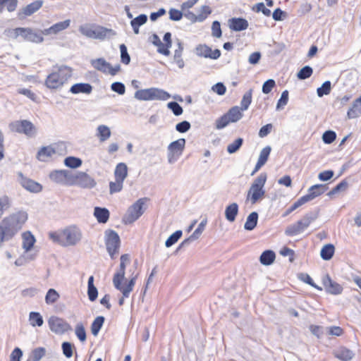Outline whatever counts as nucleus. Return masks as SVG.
<instances>
[{
	"label": "nucleus",
	"instance_id": "nucleus-1",
	"mask_svg": "<svg viewBox=\"0 0 361 361\" xmlns=\"http://www.w3.org/2000/svg\"><path fill=\"white\" fill-rule=\"evenodd\" d=\"M27 219L25 212H18L4 218L0 221V247L4 243L12 240L22 228Z\"/></svg>",
	"mask_w": 361,
	"mask_h": 361
},
{
	"label": "nucleus",
	"instance_id": "nucleus-2",
	"mask_svg": "<svg viewBox=\"0 0 361 361\" xmlns=\"http://www.w3.org/2000/svg\"><path fill=\"white\" fill-rule=\"evenodd\" d=\"M49 236L53 241L68 246L74 245L78 243L81 239V233L76 228H69L61 233H51Z\"/></svg>",
	"mask_w": 361,
	"mask_h": 361
},
{
	"label": "nucleus",
	"instance_id": "nucleus-3",
	"mask_svg": "<svg viewBox=\"0 0 361 361\" xmlns=\"http://www.w3.org/2000/svg\"><path fill=\"white\" fill-rule=\"evenodd\" d=\"M4 34L13 39H17L20 36L25 41L35 43H41L44 41V37L42 36L40 30L35 32L30 27L8 29L4 31Z\"/></svg>",
	"mask_w": 361,
	"mask_h": 361
},
{
	"label": "nucleus",
	"instance_id": "nucleus-4",
	"mask_svg": "<svg viewBox=\"0 0 361 361\" xmlns=\"http://www.w3.org/2000/svg\"><path fill=\"white\" fill-rule=\"evenodd\" d=\"M135 98L140 101L161 100L166 101L171 97V95L166 91L157 88L151 87L137 90L135 92Z\"/></svg>",
	"mask_w": 361,
	"mask_h": 361
},
{
	"label": "nucleus",
	"instance_id": "nucleus-5",
	"mask_svg": "<svg viewBox=\"0 0 361 361\" xmlns=\"http://www.w3.org/2000/svg\"><path fill=\"white\" fill-rule=\"evenodd\" d=\"M147 200V197L140 198L129 207L123 217V223L131 224L137 220L145 212L146 208L144 206Z\"/></svg>",
	"mask_w": 361,
	"mask_h": 361
},
{
	"label": "nucleus",
	"instance_id": "nucleus-6",
	"mask_svg": "<svg viewBox=\"0 0 361 361\" xmlns=\"http://www.w3.org/2000/svg\"><path fill=\"white\" fill-rule=\"evenodd\" d=\"M95 180L83 171L72 172L70 185H77L82 188H93L96 185Z\"/></svg>",
	"mask_w": 361,
	"mask_h": 361
},
{
	"label": "nucleus",
	"instance_id": "nucleus-7",
	"mask_svg": "<svg viewBox=\"0 0 361 361\" xmlns=\"http://www.w3.org/2000/svg\"><path fill=\"white\" fill-rule=\"evenodd\" d=\"M105 244L111 258L114 259L116 255L118 252L121 244L118 234L113 230L106 231Z\"/></svg>",
	"mask_w": 361,
	"mask_h": 361
},
{
	"label": "nucleus",
	"instance_id": "nucleus-8",
	"mask_svg": "<svg viewBox=\"0 0 361 361\" xmlns=\"http://www.w3.org/2000/svg\"><path fill=\"white\" fill-rule=\"evenodd\" d=\"M185 139L180 138L169 144L167 149L169 163L173 164L178 160L185 149Z\"/></svg>",
	"mask_w": 361,
	"mask_h": 361
},
{
	"label": "nucleus",
	"instance_id": "nucleus-9",
	"mask_svg": "<svg viewBox=\"0 0 361 361\" xmlns=\"http://www.w3.org/2000/svg\"><path fill=\"white\" fill-rule=\"evenodd\" d=\"M11 130L23 133L28 137H32L35 134V126L27 120L16 121L9 124Z\"/></svg>",
	"mask_w": 361,
	"mask_h": 361
},
{
	"label": "nucleus",
	"instance_id": "nucleus-10",
	"mask_svg": "<svg viewBox=\"0 0 361 361\" xmlns=\"http://www.w3.org/2000/svg\"><path fill=\"white\" fill-rule=\"evenodd\" d=\"M50 330L56 334H63L72 330L71 326L63 319L51 316L48 320Z\"/></svg>",
	"mask_w": 361,
	"mask_h": 361
},
{
	"label": "nucleus",
	"instance_id": "nucleus-11",
	"mask_svg": "<svg viewBox=\"0 0 361 361\" xmlns=\"http://www.w3.org/2000/svg\"><path fill=\"white\" fill-rule=\"evenodd\" d=\"M71 173L68 170H54L49 173V178L56 183L70 185Z\"/></svg>",
	"mask_w": 361,
	"mask_h": 361
},
{
	"label": "nucleus",
	"instance_id": "nucleus-12",
	"mask_svg": "<svg viewBox=\"0 0 361 361\" xmlns=\"http://www.w3.org/2000/svg\"><path fill=\"white\" fill-rule=\"evenodd\" d=\"M322 284L325 291L331 295H340L343 292V287L341 284L333 281L329 274H326L322 278Z\"/></svg>",
	"mask_w": 361,
	"mask_h": 361
},
{
	"label": "nucleus",
	"instance_id": "nucleus-13",
	"mask_svg": "<svg viewBox=\"0 0 361 361\" xmlns=\"http://www.w3.org/2000/svg\"><path fill=\"white\" fill-rule=\"evenodd\" d=\"M18 176L20 184L25 190L32 192H39L42 191V186L39 183L24 176L22 172H18Z\"/></svg>",
	"mask_w": 361,
	"mask_h": 361
},
{
	"label": "nucleus",
	"instance_id": "nucleus-14",
	"mask_svg": "<svg viewBox=\"0 0 361 361\" xmlns=\"http://www.w3.org/2000/svg\"><path fill=\"white\" fill-rule=\"evenodd\" d=\"M196 54L201 57L217 59L221 56V51L218 49L212 50L206 44H199L195 48Z\"/></svg>",
	"mask_w": 361,
	"mask_h": 361
},
{
	"label": "nucleus",
	"instance_id": "nucleus-15",
	"mask_svg": "<svg viewBox=\"0 0 361 361\" xmlns=\"http://www.w3.org/2000/svg\"><path fill=\"white\" fill-rule=\"evenodd\" d=\"M44 1L42 0H37L27 4L18 11V17L19 19H23L26 16H30L39 10L42 7Z\"/></svg>",
	"mask_w": 361,
	"mask_h": 361
},
{
	"label": "nucleus",
	"instance_id": "nucleus-16",
	"mask_svg": "<svg viewBox=\"0 0 361 361\" xmlns=\"http://www.w3.org/2000/svg\"><path fill=\"white\" fill-rule=\"evenodd\" d=\"M327 190L328 186L326 184H316L311 186L308 189L307 194L302 197L305 202H307L324 194Z\"/></svg>",
	"mask_w": 361,
	"mask_h": 361
},
{
	"label": "nucleus",
	"instance_id": "nucleus-17",
	"mask_svg": "<svg viewBox=\"0 0 361 361\" xmlns=\"http://www.w3.org/2000/svg\"><path fill=\"white\" fill-rule=\"evenodd\" d=\"M207 224V221H202L197 226V228L195 230L193 233L188 238L185 239L176 248L175 253H177L182 248L188 247L190 243L196 239H197L202 233L203 232L205 226Z\"/></svg>",
	"mask_w": 361,
	"mask_h": 361
},
{
	"label": "nucleus",
	"instance_id": "nucleus-18",
	"mask_svg": "<svg viewBox=\"0 0 361 361\" xmlns=\"http://www.w3.org/2000/svg\"><path fill=\"white\" fill-rule=\"evenodd\" d=\"M319 214V209H317L314 211H311L306 213L301 219L297 221L302 231L307 228L311 223L314 221L318 218Z\"/></svg>",
	"mask_w": 361,
	"mask_h": 361
},
{
	"label": "nucleus",
	"instance_id": "nucleus-19",
	"mask_svg": "<svg viewBox=\"0 0 361 361\" xmlns=\"http://www.w3.org/2000/svg\"><path fill=\"white\" fill-rule=\"evenodd\" d=\"M229 27L233 31H243L248 27V22L243 18H232L228 20Z\"/></svg>",
	"mask_w": 361,
	"mask_h": 361
},
{
	"label": "nucleus",
	"instance_id": "nucleus-20",
	"mask_svg": "<svg viewBox=\"0 0 361 361\" xmlns=\"http://www.w3.org/2000/svg\"><path fill=\"white\" fill-rule=\"evenodd\" d=\"M265 191L264 188L251 185L248 192L247 199H250L252 204H255L259 199L264 196Z\"/></svg>",
	"mask_w": 361,
	"mask_h": 361
},
{
	"label": "nucleus",
	"instance_id": "nucleus-21",
	"mask_svg": "<svg viewBox=\"0 0 361 361\" xmlns=\"http://www.w3.org/2000/svg\"><path fill=\"white\" fill-rule=\"evenodd\" d=\"M63 84L59 76L55 72L50 73L45 80V85L49 89L59 88L63 86Z\"/></svg>",
	"mask_w": 361,
	"mask_h": 361
},
{
	"label": "nucleus",
	"instance_id": "nucleus-22",
	"mask_svg": "<svg viewBox=\"0 0 361 361\" xmlns=\"http://www.w3.org/2000/svg\"><path fill=\"white\" fill-rule=\"evenodd\" d=\"M361 115V95L359 98L355 99L352 106L348 109L347 112V117L349 119L355 118Z\"/></svg>",
	"mask_w": 361,
	"mask_h": 361
},
{
	"label": "nucleus",
	"instance_id": "nucleus-23",
	"mask_svg": "<svg viewBox=\"0 0 361 361\" xmlns=\"http://www.w3.org/2000/svg\"><path fill=\"white\" fill-rule=\"evenodd\" d=\"M92 89L93 87L90 84L80 82L72 85L70 92L73 94L84 93L89 94L92 92Z\"/></svg>",
	"mask_w": 361,
	"mask_h": 361
},
{
	"label": "nucleus",
	"instance_id": "nucleus-24",
	"mask_svg": "<svg viewBox=\"0 0 361 361\" xmlns=\"http://www.w3.org/2000/svg\"><path fill=\"white\" fill-rule=\"evenodd\" d=\"M109 211L104 207H96L94 209V216L100 224H105L109 219Z\"/></svg>",
	"mask_w": 361,
	"mask_h": 361
},
{
	"label": "nucleus",
	"instance_id": "nucleus-25",
	"mask_svg": "<svg viewBox=\"0 0 361 361\" xmlns=\"http://www.w3.org/2000/svg\"><path fill=\"white\" fill-rule=\"evenodd\" d=\"M128 166L126 164L123 162L118 163L114 170V178L122 181L128 176Z\"/></svg>",
	"mask_w": 361,
	"mask_h": 361
},
{
	"label": "nucleus",
	"instance_id": "nucleus-26",
	"mask_svg": "<svg viewBox=\"0 0 361 361\" xmlns=\"http://www.w3.org/2000/svg\"><path fill=\"white\" fill-rule=\"evenodd\" d=\"M238 214V205L237 203L233 202L226 207L225 217L228 221L233 222L235 220Z\"/></svg>",
	"mask_w": 361,
	"mask_h": 361
},
{
	"label": "nucleus",
	"instance_id": "nucleus-27",
	"mask_svg": "<svg viewBox=\"0 0 361 361\" xmlns=\"http://www.w3.org/2000/svg\"><path fill=\"white\" fill-rule=\"evenodd\" d=\"M91 64L95 69L104 73H108L109 68H110V63L103 58L92 60Z\"/></svg>",
	"mask_w": 361,
	"mask_h": 361
},
{
	"label": "nucleus",
	"instance_id": "nucleus-28",
	"mask_svg": "<svg viewBox=\"0 0 361 361\" xmlns=\"http://www.w3.org/2000/svg\"><path fill=\"white\" fill-rule=\"evenodd\" d=\"M275 258V252L271 250H267L261 254L259 262L263 265L269 266L274 262Z\"/></svg>",
	"mask_w": 361,
	"mask_h": 361
},
{
	"label": "nucleus",
	"instance_id": "nucleus-29",
	"mask_svg": "<svg viewBox=\"0 0 361 361\" xmlns=\"http://www.w3.org/2000/svg\"><path fill=\"white\" fill-rule=\"evenodd\" d=\"M334 355L342 361H350L353 357L354 353L350 350L342 347L334 352Z\"/></svg>",
	"mask_w": 361,
	"mask_h": 361
},
{
	"label": "nucleus",
	"instance_id": "nucleus-30",
	"mask_svg": "<svg viewBox=\"0 0 361 361\" xmlns=\"http://www.w3.org/2000/svg\"><path fill=\"white\" fill-rule=\"evenodd\" d=\"M56 153V150L51 146L42 147L37 152V158L42 161H45L53 154Z\"/></svg>",
	"mask_w": 361,
	"mask_h": 361
},
{
	"label": "nucleus",
	"instance_id": "nucleus-31",
	"mask_svg": "<svg viewBox=\"0 0 361 361\" xmlns=\"http://www.w3.org/2000/svg\"><path fill=\"white\" fill-rule=\"evenodd\" d=\"M335 252V247L333 244H326L324 245L320 252L322 259L326 261L330 260Z\"/></svg>",
	"mask_w": 361,
	"mask_h": 361
},
{
	"label": "nucleus",
	"instance_id": "nucleus-32",
	"mask_svg": "<svg viewBox=\"0 0 361 361\" xmlns=\"http://www.w3.org/2000/svg\"><path fill=\"white\" fill-rule=\"evenodd\" d=\"M258 214L256 212H251L247 217L244 224V228L247 231H252L257 224Z\"/></svg>",
	"mask_w": 361,
	"mask_h": 361
},
{
	"label": "nucleus",
	"instance_id": "nucleus-33",
	"mask_svg": "<svg viewBox=\"0 0 361 361\" xmlns=\"http://www.w3.org/2000/svg\"><path fill=\"white\" fill-rule=\"evenodd\" d=\"M226 114L231 123L238 121L243 116L241 109L238 106L231 108Z\"/></svg>",
	"mask_w": 361,
	"mask_h": 361
},
{
	"label": "nucleus",
	"instance_id": "nucleus-34",
	"mask_svg": "<svg viewBox=\"0 0 361 361\" xmlns=\"http://www.w3.org/2000/svg\"><path fill=\"white\" fill-rule=\"evenodd\" d=\"M23 247L25 251H29L33 247L35 243L34 235L29 231L23 234Z\"/></svg>",
	"mask_w": 361,
	"mask_h": 361
},
{
	"label": "nucleus",
	"instance_id": "nucleus-35",
	"mask_svg": "<svg viewBox=\"0 0 361 361\" xmlns=\"http://www.w3.org/2000/svg\"><path fill=\"white\" fill-rule=\"evenodd\" d=\"M55 73L59 76L61 80L65 83L71 77L72 69L68 66H61Z\"/></svg>",
	"mask_w": 361,
	"mask_h": 361
},
{
	"label": "nucleus",
	"instance_id": "nucleus-36",
	"mask_svg": "<svg viewBox=\"0 0 361 361\" xmlns=\"http://www.w3.org/2000/svg\"><path fill=\"white\" fill-rule=\"evenodd\" d=\"M105 321L103 316L97 317L91 324V332L93 336H97L102 329Z\"/></svg>",
	"mask_w": 361,
	"mask_h": 361
},
{
	"label": "nucleus",
	"instance_id": "nucleus-37",
	"mask_svg": "<svg viewBox=\"0 0 361 361\" xmlns=\"http://www.w3.org/2000/svg\"><path fill=\"white\" fill-rule=\"evenodd\" d=\"M108 35L115 36L116 35V32L112 29H108L102 26H99L96 28L95 39L103 40L106 38V37Z\"/></svg>",
	"mask_w": 361,
	"mask_h": 361
},
{
	"label": "nucleus",
	"instance_id": "nucleus-38",
	"mask_svg": "<svg viewBox=\"0 0 361 361\" xmlns=\"http://www.w3.org/2000/svg\"><path fill=\"white\" fill-rule=\"evenodd\" d=\"M97 136L99 137L100 142H104L108 140L111 136V131L108 126L100 125L97 127Z\"/></svg>",
	"mask_w": 361,
	"mask_h": 361
},
{
	"label": "nucleus",
	"instance_id": "nucleus-39",
	"mask_svg": "<svg viewBox=\"0 0 361 361\" xmlns=\"http://www.w3.org/2000/svg\"><path fill=\"white\" fill-rule=\"evenodd\" d=\"M30 324L32 326H42L44 320L42 315L37 312H31L29 314Z\"/></svg>",
	"mask_w": 361,
	"mask_h": 361
},
{
	"label": "nucleus",
	"instance_id": "nucleus-40",
	"mask_svg": "<svg viewBox=\"0 0 361 361\" xmlns=\"http://www.w3.org/2000/svg\"><path fill=\"white\" fill-rule=\"evenodd\" d=\"M82 164L81 159L75 157H68L64 159V164L71 169H77L81 166Z\"/></svg>",
	"mask_w": 361,
	"mask_h": 361
},
{
	"label": "nucleus",
	"instance_id": "nucleus-41",
	"mask_svg": "<svg viewBox=\"0 0 361 361\" xmlns=\"http://www.w3.org/2000/svg\"><path fill=\"white\" fill-rule=\"evenodd\" d=\"M252 90L250 89L247 92H246L240 102V109L241 111H245L248 109L249 106L252 102Z\"/></svg>",
	"mask_w": 361,
	"mask_h": 361
},
{
	"label": "nucleus",
	"instance_id": "nucleus-42",
	"mask_svg": "<svg viewBox=\"0 0 361 361\" xmlns=\"http://www.w3.org/2000/svg\"><path fill=\"white\" fill-rule=\"evenodd\" d=\"M348 187V183L346 180H343L338 185H336L331 190H330L327 195L330 197H332L334 195L337 194L339 192L345 191Z\"/></svg>",
	"mask_w": 361,
	"mask_h": 361
},
{
	"label": "nucleus",
	"instance_id": "nucleus-43",
	"mask_svg": "<svg viewBox=\"0 0 361 361\" xmlns=\"http://www.w3.org/2000/svg\"><path fill=\"white\" fill-rule=\"evenodd\" d=\"M46 349L44 347H38L31 352L30 360L32 361H39L45 355Z\"/></svg>",
	"mask_w": 361,
	"mask_h": 361
},
{
	"label": "nucleus",
	"instance_id": "nucleus-44",
	"mask_svg": "<svg viewBox=\"0 0 361 361\" xmlns=\"http://www.w3.org/2000/svg\"><path fill=\"white\" fill-rule=\"evenodd\" d=\"M59 294L55 289L50 288L46 294L45 302L48 305L53 304L59 300Z\"/></svg>",
	"mask_w": 361,
	"mask_h": 361
},
{
	"label": "nucleus",
	"instance_id": "nucleus-45",
	"mask_svg": "<svg viewBox=\"0 0 361 361\" xmlns=\"http://www.w3.org/2000/svg\"><path fill=\"white\" fill-rule=\"evenodd\" d=\"M302 230L301 229L300 226L298 224V222H295V224H290L285 230V234L287 236H294L299 233H302Z\"/></svg>",
	"mask_w": 361,
	"mask_h": 361
},
{
	"label": "nucleus",
	"instance_id": "nucleus-46",
	"mask_svg": "<svg viewBox=\"0 0 361 361\" xmlns=\"http://www.w3.org/2000/svg\"><path fill=\"white\" fill-rule=\"evenodd\" d=\"M183 232L181 230H178L175 231L167 238V240L165 242V246L166 247H171L178 242V240L181 238Z\"/></svg>",
	"mask_w": 361,
	"mask_h": 361
},
{
	"label": "nucleus",
	"instance_id": "nucleus-47",
	"mask_svg": "<svg viewBox=\"0 0 361 361\" xmlns=\"http://www.w3.org/2000/svg\"><path fill=\"white\" fill-rule=\"evenodd\" d=\"M331 83L329 80L325 81L321 87L317 90V94L319 97H322L324 95H328L331 92Z\"/></svg>",
	"mask_w": 361,
	"mask_h": 361
},
{
	"label": "nucleus",
	"instance_id": "nucleus-48",
	"mask_svg": "<svg viewBox=\"0 0 361 361\" xmlns=\"http://www.w3.org/2000/svg\"><path fill=\"white\" fill-rule=\"evenodd\" d=\"M126 270L121 269L119 268L118 271L114 274L113 277V283L114 287L116 289H119L121 286V283L125 279Z\"/></svg>",
	"mask_w": 361,
	"mask_h": 361
},
{
	"label": "nucleus",
	"instance_id": "nucleus-49",
	"mask_svg": "<svg viewBox=\"0 0 361 361\" xmlns=\"http://www.w3.org/2000/svg\"><path fill=\"white\" fill-rule=\"evenodd\" d=\"M243 144V139L241 137L237 138L234 142L227 146V152L229 154H234L237 152Z\"/></svg>",
	"mask_w": 361,
	"mask_h": 361
},
{
	"label": "nucleus",
	"instance_id": "nucleus-50",
	"mask_svg": "<svg viewBox=\"0 0 361 361\" xmlns=\"http://www.w3.org/2000/svg\"><path fill=\"white\" fill-rule=\"evenodd\" d=\"M312 73V68L310 66H305L298 72L297 77L299 80H305L309 78Z\"/></svg>",
	"mask_w": 361,
	"mask_h": 361
},
{
	"label": "nucleus",
	"instance_id": "nucleus-51",
	"mask_svg": "<svg viewBox=\"0 0 361 361\" xmlns=\"http://www.w3.org/2000/svg\"><path fill=\"white\" fill-rule=\"evenodd\" d=\"M121 51V61L125 65H128L130 62V56L128 52L127 47L124 44L119 46Z\"/></svg>",
	"mask_w": 361,
	"mask_h": 361
},
{
	"label": "nucleus",
	"instance_id": "nucleus-52",
	"mask_svg": "<svg viewBox=\"0 0 361 361\" xmlns=\"http://www.w3.org/2000/svg\"><path fill=\"white\" fill-rule=\"evenodd\" d=\"M123 181L115 179L114 182L109 183V192L114 194L118 192L123 189Z\"/></svg>",
	"mask_w": 361,
	"mask_h": 361
},
{
	"label": "nucleus",
	"instance_id": "nucleus-53",
	"mask_svg": "<svg viewBox=\"0 0 361 361\" xmlns=\"http://www.w3.org/2000/svg\"><path fill=\"white\" fill-rule=\"evenodd\" d=\"M75 332L78 338L81 342H84L86 341V331L82 323H79L76 325Z\"/></svg>",
	"mask_w": 361,
	"mask_h": 361
},
{
	"label": "nucleus",
	"instance_id": "nucleus-54",
	"mask_svg": "<svg viewBox=\"0 0 361 361\" xmlns=\"http://www.w3.org/2000/svg\"><path fill=\"white\" fill-rule=\"evenodd\" d=\"M267 178L266 173H261L253 181L251 185L263 188Z\"/></svg>",
	"mask_w": 361,
	"mask_h": 361
},
{
	"label": "nucleus",
	"instance_id": "nucleus-55",
	"mask_svg": "<svg viewBox=\"0 0 361 361\" xmlns=\"http://www.w3.org/2000/svg\"><path fill=\"white\" fill-rule=\"evenodd\" d=\"M167 106L172 111L175 116H180L183 114L182 106L176 102H170L167 104Z\"/></svg>",
	"mask_w": 361,
	"mask_h": 361
},
{
	"label": "nucleus",
	"instance_id": "nucleus-56",
	"mask_svg": "<svg viewBox=\"0 0 361 361\" xmlns=\"http://www.w3.org/2000/svg\"><path fill=\"white\" fill-rule=\"evenodd\" d=\"M336 138V134L333 130H326L323 133L322 140L325 144L332 143Z\"/></svg>",
	"mask_w": 361,
	"mask_h": 361
},
{
	"label": "nucleus",
	"instance_id": "nucleus-57",
	"mask_svg": "<svg viewBox=\"0 0 361 361\" xmlns=\"http://www.w3.org/2000/svg\"><path fill=\"white\" fill-rule=\"evenodd\" d=\"M271 151V147L270 146L268 145V146H266L265 147H264L260 152V154H259V156L258 158V161H259L265 164L269 159Z\"/></svg>",
	"mask_w": 361,
	"mask_h": 361
},
{
	"label": "nucleus",
	"instance_id": "nucleus-58",
	"mask_svg": "<svg viewBox=\"0 0 361 361\" xmlns=\"http://www.w3.org/2000/svg\"><path fill=\"white\" fill-rule=\"evenodd\" d=\"M18 2V0H0V4H4L8 12H13L16 9Z\"/></svg>",
	"mask_w": 361,
	"mask_h": 361
},
{
	"label": "nucleus",
	"instance_id": "nucleus-59",
	"mask_svg": "<svg viewBox=\"0 0 361 361\" xmlns=\"http://www.w3.org/2000/svg\"><path fill=\"white\" fill-rule=\"evenodd\" d=\"M231 123L226 114H224L216 121V128L222 129Z\"/></svg>",
	"mask_w": 361,
	"mask_h": 361
},
{
	"label": "nucleus",
	"instance_id": "nucleus-60",
	"mask_svg": "<svg viewBox=\"0 0 361 361\" xmlns=\"http://www.w3.org/2000/svg\"><path fill=\"white\" fill-rule=\"evenodd\" d=\"M61 348L63 353L66 357L70 358L73 356V345L70 342H63L61 345Z\"/></svg>",
	"mask_w": 361,
	"mask_h": 361
},
{
	"label": "nucleus",
	"instance_id": "nucleus-61",
	"mask_svg": "<svg viewBox=\"0 0 361 361\" xmlns=\"http://www.w3.org/2000/svg\"><path fill=\"white\" fill-rule=\"evenodd\" d=\"M112 91L118 93V94H124L126 92L125 85L121 82H114L111 85Z\"/></svg>",
	"mask_w": 361,
	"mask_h": 361
},
{
	"label": "nucleus",
	"instance_id": "nucleus-62",
	"mask_svg": "<svg viewBox=\"0 0 361 361\" xmlns=\"http://www.w3.org/2000/svg\"><path fill=\"white\" fill-rule=\"evenodd\" d=\"M190 123L188 121H181L176 126V130L180 133H186L190 129Z\"/></svg>",
	"mask_w": 361,
	"mask_h": 361
},
{
	"label": "nucleus",
	"instance_id": "nucleus-63",
	"mask_svg": "<svg viewBox=\"0 0 361 361\" xmlns=\"http://www.w3.org/2000/svg\"><path fill=\"white\" fill-rule=\"evenodd\" d=\"M276 82L273 79H269L266 80L262 85V92L264 94H269L271 90L275 87Z\"/></svg>",
	"mask_w": 361,
	"mask_h": 361
},
{
	"label": "nucleus",
	"instance_id": "nucleus-64",
	"mask_svg": "<svg viewBox=\"0 0 361 361\" xmlns=\"http://www.w3.org/2000/svg\"><path fill=\"white\" fill-rule=\"evenodd\" d=\"M169 18L173 21H178L183 18V13L181 11H179L176 8H171L169 11Z\"/></svg>",
	"mask_w": 361,
	"mask_h": 361
}]
</instances>
